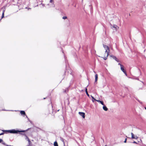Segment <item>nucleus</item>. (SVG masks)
<instances>
[{"instance_id": "obj_1", "label": "nucleus", "mask_w": 146, "mask_h": 146, "mask_svg": "<svg viewBox=\"0 0 146 146\" xmlns=\"http://www.w3.org/2000/svg\"><path fill=\"white\" fill-rule=\"evenodd\" d=\"M29 129H28L26 130H15V129H12L11 130H2V131L3 132H5V133H18L20 132H25L26 131H27Z\"/></svg>"}, {"instance_id": "obj_2", "label": "nucleus", "mask_w": 146, "mask_h": 146, "mask_svg": "<svg viewBox=\"0 0 146 146\" xmlns=\"http://www.w3.org/2000/svg\"><path fill=\"white\" fill-rule=\"evenodd\" d=\"M103 47L106 50L105 52L107 53V56H108L109 55V52L110 51L109 48L108 46L104 44H103Z\"/></svg>"}, {"instance_id": "obj_3", "label": "nucleus", "mask_w": 146, "mask_h": 146, "mask_svg": "<svg viewBox=\"0 0 146 146\" xmlns=\"http://www.w3.org/2000/svg\"><path fill=\"white\" fill-rule=\"evenodd\" d=\"M121 71L125 74L126 76H127V74L126 71L123 68V66H121Z\"/></svg>"}, {"instance_id": "obj_4", "label": "nucleus", "mask_w": 146, "mask_h": 146, "mask_svg": "<svg viewBox=\"0 0 146 146\" xmlns=\"http://www.w3.org/2000/svg\"><path fill=\"white\" fill-rule=\"evenodd\" d=\"M79 114L80 116H82L83 118H85V113L83 112H79Z\"/></svg>"}, {"instance_id": "obj_5", "label": "nucleus", "mask_w": 146, "mask_h": 146, "mask_svg": "<svg viewBox=\"0 0 146 146\" xmlns=\"http://www.w3.org/2000/svg\"><path fill=\"white\" fill-rule=\"evenodd\" d=\"M110 56L113 59H114L115 60H116L117 62H119V60L118 59H117V58L115 56L113 55H111Z\"/></svg>"}, {"instance_id": "obj_6", "label": "nucleus", "mask_w": 146, "mask_h": 146, "mask_svg": "<svg viewBox=\"0 0 146 146\" xmlns=\"http://www.w3.org/2000/svg\"><path fill=\"white\" fill-rule=\"evenodd\" d=\"M88 86V85L86 88H85V92H86V94L88 96V97H89V94H88V91H87V87Z\"/></svg>"}, {"instance_id": "obj_7", "label": "nucleus", "mask_w": 146, "mask_h": 146, "mask_svg": "<svg viewBox=\"0 0 146 146\" xmlns=\"http://www.w3.org/2000/svg\"><path fill=\"white\" fill-rule=\"evenodd\" d=\"M20 113L22 115H26L25 112L24 111H21Z\"/></svg>"}, {"instance_id": "obj_8", "label": "nucleus", "mask_w": 146, "mask_h": 146, "mask_svg": "<svg viewBox=\"0 0 146 146\" xmlns=\"http://www.w3.org/2000/svg\"><path fill=\"white\" fill-rule=\"evenodd\" d=\"M103 106H104L103 107V110L105 111H107L108 110V108L104 105Z\"/></svg>"}, {"instance_id": "obj_9", "label": "nucleus", "mask_w": 146, "mask_h": 146, "mask_svg": "<svg viewBox=\"0 0 146 146\" xmlns=\"http://www.w3.org/2000/svg\"><path fill=\"white\" fill-rule=\"evenodd\" d=\"M131 138L133 139H137V137L136 138H135L134 137V135L133 133H131Z\"/></svg>"}, {"instance_id": "obj_10", "label": "nucleus", "mask_w": 146, "mask_h": 146, "mask_svg": "<svg viewBox=\"0 0 146 146\" xmlns=\"http://www.w3.org/2000/svg\"><path fill=\"white\" fill-rule=\"evenodd\" d=\"M97 101L98 102L100 103V104H101L102 105H104V102H103V101H100V100H97Z\"/></svg>"}, {"instance_id": "obj_11", "label": "nucleus", "mask_w": 146, "mask_h": 146, "mask_svg": "<svg viewBox=\"0 0 146 146\" xmlns=\"http://www.w3.org/2000/svg\"><path fill=\"white\" fill-rule=\"evenodd\" d=\"M98 76L97 74H96L95 75V82L97 81L98 80Z\"/></svg>"}, {"instance_id": "obj_12", "label": "nucleus", "mask_w": 146, "mask_h": 146, "mask_svg": "<svg viewBox=\"0 0 146 146\" xmlns=\"http://www.w3.org/2000/svg\"><path fill=\"white\" fill-rule=\"evenodd\" d=\"M54 146H58V143L56 141H55L54 143Z\"/></svg>"}, {"instance_id": "obj_13", "label": "nucleus", "mask_w": 146, "mask_h": 146, "mask_svg": "<svg viewBox=\"0 0 146 146\" xmlns=\"http://www.w3.org/2000/svg\"><path fill=\"white\" fill-rule=\"evenodd\" d=\"M4 12H5V10H3V13L2 14V17H1V18H3L4 17Z\"/></svg>"}, {"instance_id": "obj_14", "label": "nucleus", "mask_w": 146, "mask_h": 146, "mask_svg": "<svg viewBox=\"0 0 146 146\" xmlns=\"http://www.w3.org/2000/svg\"><path fill=\"white\" fill-rule=\"evenodd\" d=\"M91 97H92V101H93V102H94V100H95V101H97V100H96L95 98H94V97L93 96H91Z\"/></svg>"}, {"instance_id": "obj_15", "label": "nucleus", "mask_w": 146, "mask_h": 146, "mask_svg": "<svg viewBox=\"0 0 146 146\" xmlns=\"http://www.w3.org/2000/svg\"><path fill=\"white\" fill-rule=\"evenodd\" d=\"M1 143H2L3 144V145H5V146H7V145H8L6 144L4 142H3V141L1 142Z\"/></svg>"}, {"instance_id": "obj_16", "label": "nucleus", "mask_w": 146, "mask_h": 146, "mask_svg": "<svg viewBox=\"0 0 146 146\" xmlns=\"http://www.w3.org/2000/svg\"><path fill=\"white\" fill-rule=\"evenodd\" d=\"M60 140L61 141H62L63 142L64 144V140L62 138L60 137Z\"/></svg>"}, {"instance_id": "obj_17", "label": "nucleus", "mask_w": 146, "mask_h": 146, "mask_svg": "<svg viewBox=\"0 0 146 146\" xmlns=\"http://www.w3.org/2000/svg\"><path fill=\"white\" fill-rule=\"evenodd\" d=\"M67 18L66 16H63L62 17V19H67Z\"/></svg>"}, {"instance_id": "obj_18", "label": "nucleus", "mask_w": 146, "mask_h": 146, "mask_svg": "<svg viewBox=\"0 0 146 146\" xmlns=\"http://www.w3.org/2000/svg\"><path fill=\"white\" fill-rule=\"evenodd\" d=\"M117 27V26L116 25H114L113 26V27L115 29H116Z\"/></svg>"}, {"instance_id": "obj_19", "label": "nucleus", "mask_w": 146, "mask_h": 146, "mask_svg": "<svg viewBox=\"0 0 146 146\" xmlns=\"http://www.w3.org/2000/svg\"><path fill=\"white\" fill-rule=\"evenodd\" d=\"M4 132H3L0 133V136L1 135H3V134H4V133H5Z\"/></svg>"}, {"instance_id": "obj_20", "label": "nucleus", "mask_w": 146, "mask_h": 146, "mask_svg": "<svg viewBox=\"0 0 146 146\" xmlns=\"http://www.w3.org/2000/svg\"><path fill=\"white\" fill-rule=\"evenodd\" d=\"M136 100L138 101V102H139V103L141 104H142V103L140 102L139 100H138V99H136Z\"/></svg>"}, {"instance_id": "obj_21", "label": "nucleus", "mask_w": 146, "mask_h": 146, "mask_svg": "<svg viewBox=\"0 0 146 146\" xmlns=\"http://www.w3.org/2000/svg\"><path fill=\"white\" fill-rule=\"evenodd\" d=\"M2 110L3 111H13V110Z\"/></svg>"}, {"instance_id": "obj_22", "label": "nucleus", "mask_w": 146, "mask_h": 146, "mask_svg": "<svg viewBox=\"0 0 146 146\" xmlns=\"http://www.w3.org/2000/svg\"><path fill=\"white\" fill-rule=\"evenodd\" d=\"M127 140V138H125V141H124V143H126Z\"/></svg>"}, {"instance_id": "obj_23", "label": "nucleus", "mask_w": 146, "mask_h": 146, "mask_svg": "<svg viewBox=\"0 0 146 146\" xmlns=\"http://www.w3.org/2000/svg\"><path fill=\"white\" fill-rule=\"evenodd\" d=\"M3 139H0V143H1V142L3 141Z\"/></svg>"}, {"instance_id": "obj_24", "label": "nucleus", "mask_w": 146, "mask_h": 146, "mask_svg": "<svg viewBox=\"0 0 146 146\" xmlns=\"http://www.w3.org/2000/svg\"><path fill=\"white\" fill-rule=\"evenodd\" d=\"M107 56L106 57H105L104 58V59L105 60H106L107 59Z\"/></svg>"}, {"instance_id": "obj_25", "label": "nucleus", "mask_w": 146, "mask_h": 146, "mask_svg": "<svg viewBox=\"0 0 146 146\" xmlns=\"http://www.w3.org/2000/svg\"><path fill=\"white\" fill-rule=\"evenodd\" d=\"M118 65H120V67H121V66H123L120 63H119L118 64Z\"/></svg>"}, {"instance_id": "obj_26", "label": "nucleus", "mask_w": 146, "mask_h": 146, "mask_svg": "<svg viewBox=\"0 0 146 146\" xmlns=\"http://www.w3.org/2000/svg\"><path fill=\"white\" fill-rule=\"evenodd\" d=\"M20 133L21 135H23L25 136H26V135L25 133Z\"/></svg>"}, {"instance_id": "obj_27", "label": "nucleus", "mask_w": 146, "mask_h": 146, "mask_svg": "<svg viewBox=\"0 0 146 146\" xmlns=\"http://www.w3.org/2000/svg\"><path fill=\"white\" fill-rule=\"evenodd\" d=\"M133 143H136V144H137L138 143H137V142H135V141H133Z\"/></svg>"}, {"instance_id": "obj_28", "label": "nucleus", "mask_w": 146, "mask_h": 146, "mask_svg": "<svg viewBox=\"0 0 146 146\" xmlns=\"http://www.w3.org/2000/svg\"><path fill=\"white\" fill-rule=\"evenodd\" d=\"M41 5H42V6L43 7L44 6V4L42 3H41Z\"/></svg>"}, {"instance_id": "obj_29", "label": "nucleus", "mask_w": 146, "mask_h": 146, "mask_svg": "<svg viewBox=\"0 0 146 146\" xmlns=\"http://www.w3.org/2000/svg\"><path fill=\"white\" fill-rule=\"evenodd\" d=\"M52 0H50V3H52Z\"/></svg>"}, {"instance_id": "obj_30", "label": "nucleus", "mask_w": 146, "mask_h": 146, "mask_svg": "<svg viewBox=\"0 0 146 146\" xmlns=\"http://www.w3.org/2000/svg\"><path fill=\"white\" fill-rule=\"evenodd\" d=\"M64 92H66V90H65Z\"/></svg>"}, {"instance_id": "obj_31", "label": "nucleus", "mask_w": 146, "mask_h": 146, "mask_svg": "<svg viewBox=\"0 0 146 146\" xmlns=\"http://www.w3.org/2000/svg\"><path fill=\"white\" fill-rule=\"evenodd\" d=\"M28 141L29 142H30V140H29V139H28Z\"/></svg>"}, {"instance_id": "obj_32", "label": "nucleus", "mask_w": 146, "mask_h": 146, "mask_svg": "<svg viewBox=\"0 0 146 146\" xmlns=\"http://www.w3.org/2000/svg\"><path fill=\"white\" fill-rule=\"evenodd\" d=\"M64 58H65V59H66V58H65V56H64Z\"/></svg>"}, {"instance_id": "obj_33", "label": "nucleus", "mask_w": 146, "mask_h": 146, "mask_svg": "<svg viewBox=\"0 0 146 146\" xmlns=\"http://www.w3.org/2000/svg\"><path fill=\"white\" fill-rule=\"evenodd\" d=\"M38 128L40 130H41L39 128Z\"/></svg>"}, {"instance_id": "obj_34", "label": "nucleus", "mask_w": 146, "mask_h": 146, "mask_svg": "<svg viewBox=\"0 0 146 146\" xmlns=\"http://www.w3.org/2000/svg\"><path fill=\"white\" fill-rule=\"evenodd\" d=\"M26 115V117H27V118H28L27 116Z\"/></svg>"}, {"instance_id": "obj_35", "label": "nucleus", "mask_w": 146, "mask_h": 146, "mask_svg": "<svg viewBox=\"0 0 146 146\" xmlns=\"http://www.w3.org/2000/svg\"><path fill=\"white\" fill-rule=\"evenodd\" d=\"M26 115V117H27V118H28L27 116Z\"/></svg>"}, {"instance_id": "obj_36", "label": "nucleus", "mask_w": 146, "mask_h": 146, "mask_svg": "<svg viewBox=\"0 0 146 146\" xmlns=\"http://www.w3.org/2000/svg\"><path fill=\"white\" fill-rule=\"evenodd\" d=\"M145 109L146 110V107H145Z\"/></svg>"}, {"instance_id": "obj_37", "label": "nucleus", "mask_w": 146, "mask_h": 146, "mask_svg": "<svg viewBox=\"0 0 146 146\" xmlns=\"http://www.w3.org/2000/svg\"><path fill=\"white\" fill-rule=\"evenodd\" d=\"M137 137V136H136L135 138H136Z\"/></svg>"}, {"instance_id": "obj_38", "label": "nucleus", "mask_w": 146, "mask_h": 146, "mask_svg": "<svg viewBox=\"0 0 146 146\" xmlns=\"http://www.w3.org/2000/svg\"><path fill=\"white\" fill-rule=\"evenodd\" d=\"M45 98H44V99H45Z\"/></svg>"}, {"instance_id": "obj_39", "label": "nucleus", "mask_w": 146, "mask_h": 146, "mask_svg": "<svg viewBox=\"0 0 146 146\" xmlns=\"http://www.w3.org/2000/svg\"><path fill=\"white\" fill-rule=\"evenodd\" d=\"M29 9H31V8H29Z\"/></svg>"}]
</instances>
